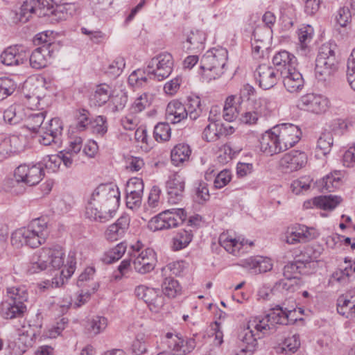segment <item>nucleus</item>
I'll return each mask as SVG.
<instances>
[{"label": "nucleus", "instance_id": "31", "mask_svg": "<svg viewBox=\"0 0 355 355\" xmlns=\"http://www.w3.org/2000/svg\"><path fill=\"white\" fill-rule=\"evenodd\" d=\"M313 34V28L310 25H303L298 29L297 36L299 43L297 51L300 52L302 55H305L309 50Z\"/></svg>", "mask_w": 355, "mask_h": 355}, {"label": "nucleus", "instance_id": "41", "mask_svg": "<svg viewBox=\"0 0 355 355\" xmlns=\"http://www.w3.org/2000/svg\"><path fill=\"white\" fill-rule=\"evenodd\" d=\"M153 80V77L149 76L148 70L137 69L131 73L128 77V83L133 87H144Z\"/></svg>", "mask_w": 355, "mask_h": 355}, {"label": "nucleus", "instance_id": "8", "mask_svg": "<svg viewBox=\"0 0 355 355\" xmlns=\"http://www.w3.org/2000/svg\"><path fill=\"white\" fill-rule=\"evenodd\" d=\"M173 68V58L171 53L162 52L155 55L148 62L147 70L153 80H163L171 73Z\"/></svg>", "mask_w": 355, "mask_h": 355}, {"label": "nucleus", "instance_id": "10", "mask_svg": "<svg viewBox=\"0 0 355 355\" xmlns=\"http://www.w3.org/2000/svg\"><path fill=\"white\" fill-rule=\"evenodd\" d=\"M329 100L325 96L310 93L302 96L297 106L300 109L315 114L324 113L329 108Z\"/></svg>", "mask_w": 355, "mask_h": 355}, {"label": "nucleus", "instance_id": "15", "mask_svg": "<svg viewBox=\"0 0 355 355\" xmlns=\"http://www.w3.org/2000/svg\"><path fill=\"white\" fill-rule=\"evenodd\" d=\"M278 71L272 66L268 64H259L254 72V77L261 88L269 89L273 87L277 83Z\"/></svg>", "mask_w": 355, "mask_h": 355}, {"label": "nucleus", "instance_id": "45", "mask_svg": "<svg viewBox=\"0 0 355 355\" xmlns=\"http://www.w3.org/2000/svg\"><path fill=\"white\" fill-rule=\"evenodd\" d=\"M92 119L89 112L86 110H80L76 114L75 124L71 126L72 130L77 132H83L90 127Z\"/></svg>", "mask_w": 355, "mask_h": 355}, {"label": "nucleus", "instance_id": "16", "mask_svg": "<svg viewBox=\"0 0 355 355\" xmlns=\"http://www.w3.org/2000/svg\"><path fill=\"white\" fill-rule=\"evenodd\" d=\"M318 236L316 230L307 226L298 225L287 232L286 241L288 244L305 243Z\"/></svg>", "mask_w": 355, "mask_h": 355}, {"label": "nucleus", "instance_id": "63", "mask_svg": "<svg viewBox=\"0 0 355 355\" xmlns=\"http://www.w3.org/2000/svg\"><path fill=\"white\" fill-rule=\"evenodd\" d=\"M156 291V289L153 288H149L144 285H139L136 287L135 293L138 298L143 300L147 304L150 300H152V297L155 296L154 294Z\"/></svg>", "mask_w": 355, "mask_h": 355}, {"label": "nucleus", "instance_id": "3", "mask_svg": "<svg viewBox=\"0 0 355 355\" xmlns=\"http://www.w3.org/2000/svg\"><path fill=\"white\" fill-rule=\"evenodd\" d=\"M49 234L47 222L43 218H36L27 227L16 230L12 234L11 243L17 248L23 245L36 248L46 242Z\"/></svg>", "mask_w": 355, "mask_h": 355}, {"label": "nucleus", "instance_id": "56", "mask_svg": "<svg viewBox=\"0 0 355 355\" xmlns=\"http://www.w3.org/2000/svg\"><path fill=\"white\" fill-rule=\"evenodd\" d=\"M313 181L310 176H302L292 182L291 189L294 193L300 194L301 192L309 189Z\"/></svg>", "mask_w": 355, "mask_h": 355}, {"label": "nucleus", "instance_id": "27", "mask_svg": "<svg viewBox=\"0 0 355 355\" xmlns=\"http://www.w3.org/2000/svg\"><path fill=\"white\" fill-rule=\"evenodd\" d=\"M26 310V305L21 302L17 303L5 300L1 304V315L4 319L21 318Z\"/></svg>", "mask_w": 355, "mask_h": 355}, {"label": "nucleus", "instance_id": "14", "mask_svg": "<svg viewBox=\"0 0 355 355\" xmlns=\"http://www.w3.org/2000/svg\"><path fill=\"white\" fill-rule=\"evenodd\" d=\"M63 130L62 122L59 118H53L41 128L39 142L44 146L57 143Z\"/></svg>", "mask_w": 355, "mask_h": 355}, {"label": "nucleus", "instance_id": "35", "mask_svg": "<svg viewBox=\"0 0 355 355\" xmlns=\"http://www.w3.org/2000/svg\"><path fill=\"white\" fill-rule=\"evenodd\" d=\"M166 220V229L178 227L187 218V213L183 209H172L162 211Z\"/></svg>", "mask_w": 355, "mask_h": 355}, {"label": "nucleus", "instance_id": "59", "mask_svg": "<svg viewBox=\"0 0 355 355\" xmlns=\"http://www.w3.org/2000/svg\"><path fill=\"white\" fill-rule=\"evenodd\" d=\"M300 346V336L298 335H293L285 338L282 343V350L286 354H293L298 349Z\"/></svg>", "mask_w": 355, "mask_h": 355}, {"label": "nucleus", "instance_id": "46", "mask_svg": "<svg viewBox=\"0 0 355 355\" xmlns=\"http://www.w3.org/2000/svg\"><path fill=\"white\" fill-rule=\"evenodd\" d=\"M163 293L169 298H174L181 294L182 288L179 282L172 278L166 277L162 284Z\"/></svg>", "mask_w": 355, "mask_h": 355}, {"label": "nucleus", "instance_id": "43", "mask_svg": "<svg viewBox=\"0 0 355 355\" xmlns=\"http://www.w3.org/2000/svg\"><path fill=\"white\" fill-rule=\"evenodd\" d=\"M126 249V243L125 242H121L117 244L114 248L105 252L101 257V261L107 264L118 261L124 254Z\"/></svg>", "mask_w": 355, "mask_h": 355}, {"label": "nucleus", "instance_id": "6", "mask_svg": "<svg viewBox=\"0 0 355 355\" xmlns=\"http://www.w3.org/2000/svg\"><path fill=\"white\" fill-rule=\"evenodd\" d=\"M44 176L42 163L35 164H21L15 171V182L12 186V193L20 194L24 193V188L20 186L24 183L28 186L37 184Z\"/></svg>", "mask_w": 355, "mask_h": 355}, {"label": "nucleus", "instance_id": "30", "mask_svg": "<svg viewBox=\"0 0 355 355\" xmlns=\"http://www.w3.org/2000/svg\"><path fill=\"white\" fill-rule=\"evenodd\" d=\"M342 201V198L338 196H319L314 198L311 201H307L304 203V207L309 208L311 204H313L316 207L322 209L324 210H333Z\"/></svg>", "mask_w": 355, "mask_h": 355}, {"label": "nucleus", "instance_id": "22", "mask_svg": "<svg viewBox=\"0 0 355 355\" xmlns=\"http://www.w3.org/2000/svg\"><path fill=\"white\" fill-rule=\"evenodd\" d=\"M24 146V138L22 136L11 135L5 137L0 142V156L6 158L12 154L20 152Z\"/></svg>", "mask_w": 355, "mask_h": 355}, {"label": "nucleus", "instance_id": "28", "mask_svg": "<svg viewBox=\"0 0 355 355\" xmlns=\"http://www.w3.org/2000/svg\"><path fill=\"white\" fill-rule=\"evenodd\" d=\"M187 116L186 106L181 102L172 101L168 104L166 109V119L168 122L175 124L187 119Z\"/></svg>", "mask_w": 355, "mask_h": 355}, {"label": "nucleus", "instance_id": "62", "mask_svg": "<svg viewBox=\"0 0 355 355\" xmlns=\"http://www.w3.org/2000/svg\"><path fill=\"white\" fill-rule=\"evenodd\" d=\"M125 66V60L122 57H117L108 67L106 73L115 78L120 75Z\"/></svg>", "mask_w": 355, "mask_h": 355}, {"label": "nucleus", "instance_id": "12", "mask_svg": "<svg viewBox=\"0 0 355 355\" xmlns=\"http://www.w3.org/2000/svg\"><path fill=\"white\" fill-rule=\"evenodd\" d=\"M185 187L184 178L178 173L169 176L166 182V190L168 203L175 205L182 201Z\"/></svg>", "mask_w": 355, "mask_h": 355}, {"label": "nucleus", "instance_id": "49", "mask_svg": "<svg viewBox=\"0 0 355 355\" xmlns=\"http://www.w3.org/2000/svg\"><path fill=\"white\" fill-rule=\"evenodd\" d=\"M305 268L304 261L297 260L294 262L287 263L284 267V276L288 278H295L297 279V275L303 272V269Z\"/></svg>", "mask_w": 355, "mask_h": 355}, {"label": "nucleus", "instance_id": "61", "mask_svg": "<svg viewBox=\"0 0 355 355\" xmlns=\"http://www.w3.org/2000/svg\"><path fill=\"white\" fill-rule=\"evenodd\" d=\"M90 127L94 133L103 135L107 131V119L103 116H98L92 120Z\"/></svg>", "mask_w": 355, "mask_h": 355}, {"label": "nucleus", "instance_id": "47", "mask_svg": "<svg viewBox=\"0 0 355 355\" xmlns=\"http://www.w3.org/2000/svg\"><path fill=\"white\" fill-rule=\"evenodd\" d=\"M108 108L112 112L116 113L122 111L128 102L127 92L121 90L116 95L111 96Z\"/></svg>", "mask_w": 355, "mask_h": 355}, {"label": "nucleus", "instance_id": "39", "mask_svg": "<svg viewBox=\"0 0 355 355\" xmlns=\"http://www.w3.org/2000/svg\"><path fill=\"white\" fill-rule=\"evenodd\" d=\"M28 299V293L25 286H11L6 288V300L17 303L25 304Z\"/></svg>", "mask_w": 355, "mask_h": 355}, {"label": "nucleus", "instance_id": "18", "mask_svg": "<svg viewBox=\"0 0 355 355\" xmlns=\"http://www.w3.org/2000/svg\"><path fill=\"white\" fill-rule=\"evenodd\" d=\"M276 130L273 128L265 132L260 139V149L267 155H273L284 151Z\"/></svg>", "mask_w": 355, "mask_h": 355}, {"label": "nucleus", "instance_id": "48", "mask_svg": "<svg viewBox=\"0 0 355 355\" xmlns=\"http://www.w3.org/2000/svg\"><path fill=\"white\" fill-rule=\"evenodd\" d=\"M185 106L188 116L192 120L198 119L202 110L200 98L197 96H189Z\"/></svg>", "mask_w": 355, "mask_h": 355}, {"label": "nucleus", "instance_id": "33", "mask_svg": "<svg viewBox=\"0 0 355 355\" xmlns=\"http://www.w3.org/2000/svg\"><path fill=\"white\" fill-rule=\"evenodd\" d=\"M209 120L210 119L209 118ZM202 132V138L208 142L217 141L223 135L226 134V128L218 121H209Z\"/></svg>", "mask_w": 355, "mask_h": 355}, {"label": "nucleus", "instance_id": "42", "mask_svg": "<svg viewBox=\"0 0 355 355\" xmlns=\"http://www.w3.org/2000/svg\"><path fill=\"white\" fill-rule=\"evenodd\" d=\"M219 243L229 253L236 254L243 245V241H239L227 233H223L219 236Z\"/></svg>", "mask_w": 355, "mask_h": 355}, {"label": "nucleus", "instance_id": "51", "mask_svg": "<svg viewBox=\"0 0 355 355\" xmlns=\"http://www.w3.org/2000/svg\"><path fill=\"white\" fill-rule=\"evenodd\" d=\"M336 71L324 67V63L322 64V61L315 60V78L322 82H325L331 80Z\"/></svg>", "mask_w": 355, "mask_h": 355}, {"label": "nucleus", "instance_id": "57", "mask_svg": "<svg viewBox=\"0 0 355 355\" xmlns=\"http://www.w3.org/2000/svg\"><path fill=\"white\" fill-rule=\"evenodd\" d=\"M270 101L265 97H259L253 101L252 110L261 117L267 116L270 112Z\"/></svg>", "mask_w": 355, "mask_h": 355}, {"label": "nucleus", "instance_id": "5", "mask_svg": "<svg viewBox=\"0 0 355 355\" xmlns=\"http://www.w3.org/2000/svg\"><path fill=\"white\" fill-rule=\"evenodd\" d=\"M227 51L224 48L207 51L201 58L200 69L202 78L207 81L215 80L222 76L227 60Z\"/></svg>", "mask_w": 355, "mask_h": 355}, {"label": "nucleus", "instance_id": "25", "mask_svg": "<svg viewBox=\"0 0 355 355\" xmlns=\"http://www.w3.org/2000/svg\"><path fill=\"white\" fill-rule=\"evenodd\" d=\"M263 28L261 26L256 27L252 32L253 42H252V49L253 56L258 59L263 58L264 53L268 50V42L270 38L269 29L266 30V34L263 39H259V35L262 33Z\"/></svg>", "mask_w": 355, "mask_h": 355}, {"label": "nucleus", "instance_id": "55", "mask_svg": "<svg viewBox=\"0 0 355 355\" xmlns=\"http://www.w3.org/2000/svg\"><path fill=\"white\" fill-rule=\"evenodd\" d=\"M171 130L168 123H159L154 128V138L157 141H167L171 137Z\"/></svg>", "mask_w": 355, "mask_h": 355}, {"label": "nucleus", "instance_id": "1", "mask_svg": "<svg viewBox=\"0 0 355 355\" xmlns=\"http://www.w3.org/2000/svg\"><path fill=\"white\" fill-rule=\"evenodd\" d=\"M295 311L284 306H276L264 316H257L248 322L239 334V346L236 355H252L257 349V340L276 331L277 324H286L288 315Z\"/></svg>", "mask_w": 355, "mask_h": 355}, {"label": "nucleus", "instance_id": "32", "mask_svg": "<svg viewBox=\"0 0 355 355\" xmlns=\"http://www.w3.org/2000/svg\"><path fill=\"white\" fill-rule=\"evenodd\" d=\"M111 97V88L106 84L96 86L94 93L89 97V102L96 107H101L105 104Z\"/></svg>", "mask_w": 355, "mask_h": 355}, {"label": "nucleus", "instance_id": "54", "mask_svg": "<svg viewBox=\"0 0 355 355\" xmlns=\"http://www.w3.org/2000/svg\"><path fill=\"white\" fill-rule=\"evenodd\" d=\"M16 83L10 78H0V101L10 96L16 89Z\"/></svg>", "mask_w": 355, "mask_h": 355}, {"label": "nucleus", "instance_id": "29", "mask_svg": "<svg viewBox=\"0 0 355 355\" xmlns=\"http://www.w3.org/2000/svg\"><path fill=\"white\" fill-rule=\"evenodd\" d=\"M321 192H334L341 184V173L334 171L314 183Z\"/></svg>", "mask_w": 355, "mask_h": 355}, {"label": "nucleus", "instance_id": "20", "mask_svg": "<svg viewBox=\"0 0 355 355\" xmlns=\"http://www.w3.org/2000/svg\"><path fill=\"white\" fill-rule=\"evenodd\" d=\"M280 76L284 86L288 92H298L302 89L304 80L297 67L288 69L287 71L282 73Z\"/></svg>", "mask_w": 355, "mask_h": 355}, {"label": "nucleus", "instance_id": "36", "mask_svg": "<svg viewBox=\"0 0 355 355\" xmlns=\"http://www.w3.org/2000/svg\"><path fill=\"white\" fill-rule=\"evenodd\" d=\"M50 51L46 46L35 49L29 57V62L32 68L40 69L47 65V55Z\"/></svg>", "mask_w": 355, "mask_h": 355}, {"label": "nucleus", "instance_id": "38", "mask_svg": "<svg viewBox=\"0 0 355 355\" xmlns=\"http://www.w3.org/2000/svg\"><path fill=\"white\" fill-rule=\"evenodd\" d=\"M191 153V150L189 145L185 144H177L171 153L172 163L175 166H179L189 159Z\"/></svg>", "mask_w": 355, "mask_h": 355}, {"label": "nucleus", "instance_id": "21", "mask_svg": "<svg viewBox=\"0 0 355 355\" xmlns=\"http://www.w3.org/2000/svg\"><path fill=\"white\" fill-rule=\"evenodd\" d=\"M337 46L333 43L323 44L319 49L316 59L322 63H324V67L334 71L338 69V60L336 55Z\"/></svg>", "mask_w": 355, "mask_h": 355}, {"label": "nucleus", "instance_id": "19", "mask_svg": "<svg viewBox=\"0 0 355 355\" xmlns=\"http://www.w3.org/2000/svg\"><path fill=\"white\" fill-rule=\"evenodd\" d=\"M240 266L249 270L252 274L266 272L272 268L270 259L257 256L250 257L241 261Z\"/></svg>", "mask_w": 355, "mask_h": 355}, {"label": "nucleus", "instance_id": "9", "mask_svg": "<svg viewBox=\"0 0 355 355\" xmlns=\"http://www.w3.org/2000/svg\"><path fill=\"white\" fill-rule=\"evenodd\" d=\"M164 342L171 349L173 354L168 352L162 351L156 355H184L191 352L196 347L195 340L188 338L184 340L178 334L168 332L164 337Z\"/></svg>", "mask_w": 355, "mask_h": 355}, {"label": "nucleus", "instance_id": "26", "mask_svg": "<svg viewBox=\"0 0 355 355\" xmlns=\"http://www.w3.org/2000/svg\"><path fill=\"white\" fill-rule=\"evenodd\" d=\"M27 55L17 46H9L1 54V62L7 66H19L27 60Z\"/></svg>", "mask_w": 355, "mask_h": 355}, {"label": "nucleus", "instance_id": "58", "mask_svg": "<svg viewBox=\"0 0 355 355\" xmlns=\"http://www.w3.org/2000/svg\"><path fill=\"white\" fill-rule=\"evenodd\" d=\"M299 288L297 279L295 278L285 277L284 279H281L277 282L275 285V288L279 291H287L289 293H293Z\"/></svg>", "mask_w": 355, "mask_h": 355}, {"label": "nucleus", "instance_id": "40", "mask_svg": "<svg viewBox=\"0 0 355 355\" xmlns=\"http://www.w3.org/2000/svg\"><path fill=\"white\" fill-rule=\"evenodd\" d=\"M45 112H34L25 117V125L30 130L40 134L41 128L44 125Z\"/></svg>", "mask_w": 355, "mask_h": 355}, {"label": "nucleus", "instance_id": "50", "mask_svg": "<svg viewBox=\"0 0 355 355\" xmlns=\"http://www.w3.org/2000/svg\"><path fill=\"white\" fill-rule=\"evenodd\" d=\"M333 143L334 139L331 133L329 132H323L318 139L316 148L323 155H326L330 152Z\"/></svg>", "mask_w": 355, "mask_h": 355}, {"label": "nucleus", "instance_id": "53", "mask_svg": "<svg viewBox=\"0 0 355 355\" xmlns=\"http://www.w3.org/2000/svg\"><path fill=\"white\" fill-rule=\"evenodd\" d=\"M107 326V320L103 316H94L89 322L88 330L97 335L103 331Z\"/></svg>", "mask_w": 355, "mask_h": 355}, {"label": "nucleus", "instance_id": "34", "mask_svg": "<svg viewBox=\"0 0 355 355\" xmlns=\"http://www.w3.org/2000/svg\"><path fill=\"white\" fill-rule=\"evenodd\" d=\"M67 268L64 270H62L60 272V277H57L55 275V277L52 279L51 281L46 280L43 282V288H49L50 287H59L64 284V278L68 279L69 278L75 271L76 267V261L73 259V257H71V260L67 263Z\"/></svg>", "mask_w": 355, "mask_h": 355}, {"label": "nucleus", "instance_id": "11", "mask_svg": "<svg viewBox=\"0 0 355 355\" xmlns=\"http://www.w3.org/2000/svg\"><path fill=\"white\" fill-rule=\"evenodd\" d=\"M284 150L294 146L300 139L302 132L292 123H283L275 128Z\"/></svg>", "mask_w": 355, "mask_h": 355}, {"label": "nucleus", "instance_id": "44", "mask_svg": "<svg viewBox=\"0 0 355 355\" xmlns=\"http://www.w3.org/2000/svg\"><path fill=\"white\" fill-rule=\"evenodd\" d=\"M193 239L191 230H180L173 239L172 249L178 251L186 248Z\"/></svg>", "mask_w": 355, "mask_h": 355}, {"label": "nucleus", "instance_id": "24", "mask_svg": "<svg viewBox=\"0 0 355 355\" xmlns=\"http://www.w3.org/2000/svg\"><path fill=\"white\" fill-rule=\"evenodd\" d=\"M272 63L275 69L282 74L297 66V60L295 56L287 51L282 50L275 53L272 58Z\"/></svg>", "mask_w": 355, "mask_h": 355}, {"label": "nucleus", "instance_id": "37", "mask_svg": "<svg viewBox=\"0 0 355 355\" xmlns=\"http://www.w3.org/2000/svg\"><path fill=\"white\" fill-rule=\"evenodd\" d=\"M26 117L24 106L21 104H13L3 112V119L10 125L19 123Z\"/></svg>", "mask_w": 355, "mask_h": 355}, {"label": "nucleus", "instance_id": "17", "mask_svg": "<svg viewBox=\"0 0 355 355\" xmlns=\"http://www.w3.org/2000/svg\"><path fill=\"white\" fill-rule=\"evenodd\" d=\"M52 8V0H26L21 5L20 11L17 14L18 19L21 23H26L37 9L46 8L47 10H50Z\"/></svg>", "mask_w": 355, "mask_h": 355}, {"label": "nucleus", "instance_id": "13", "mask_svg": "<svg viewBox=\"0 0 355 355\" xmlns=\"http://www.w3.org/2000/svg\"><path fill=\"white\" fill-rule=\"evenodd\" d=\"M307 156L305 153L291 150L284 154L279 162V168L286 173L298 171L305 166Z\"/></svg>", "mask_w": 355, "mask_h": 355}, {"label": "nucleus", "instance_id": "52", "mask_svg": "<svg viewBox=\"0 0 355 355\" xmlns=\"http://www.w3.org/2000/svg\"><path fill=\"white\" fill-rule=\"evenodd\" d=\"M206 40L205 34L203 31L196 30L191 31L187 39V42L191 46L188 49H200Z\"/></svg>", "mask_w": 355, "mask_h": 355}, {"label": "nucleus", "instance_id": "4", "mask_svg": "<svg viewBox=\"0 0 355 355\" xmlns=\"http://www.w3.org/2000/svg\"><path fill=\"white\" fill-rule=\"evenodd\" d=\"M64 252L59 245L42 248L33 257L28 271L31 274L37 273L48 268L55 270L64 266Z\"/></svg>", "mask_w": 355, "mask_h": 355}, {"label": "nucleus", "instance_id": "64", "mask_svg": "<svg viewBox=\"0 0 355 355\" xmlns=\"http://www.w3.org/2000/svg\"><path fill=\"white\" fill-rule=\"evenodd\" d=\"M82 34L87 35L89 40L94 44H100L106 38V35L100 30H89L85 27L80 28Z\"/></svg>", "mask_w": 355, "mask_h": 355}, {"label": "nucleus", "instance_id": "2", "mask_svg": "<svg viewBox=\"0 0 355 355\" xmlns=\"http://www.w3.org/2000/svg\"><path fill=\"white\" fill-rule=\"evenodd\" d=\"M119 202L120 192L116 184H100L88 200L85 215L90 219L105 222L113 217Z\"/></svg>", "mask_w": 355, "mask_h": 355}, {"label": "nucleus", "instance_id": "7", "mask_svg": "<svg viewBox=\"0 0 355 355\" xmlns=\"http://www.w3.org/2000/svg\"><path fill=\"white\" fill-rule=\"evenodd\" d=\"M128 252L133 258L132 264L135 271L140 274H146L154 270L156 263V254L151 248H146L140 252L139 243L131 246Z\"/></svg>", "mask_w": 355, "mask_h": 355}, {"label": "nucleus", "instance_id": "23", "mask_svg": "<svg viewBox=\"0 0 355 355\" xmlns=\"http://www.w3.org/2000/svg\"><path fill=\"white\" fill-rule=\"evenodd\" d=\"M130 218L128 215H122L116 223L110 225L105 232L107 240L115 241L122 238L129 228Z\"/></svg>", "mask_w": 355, "mask_h": 355}, {"label": "nucleus", "instance_id": "60", "mask_svg": "<svg viewBox=\"0 0 355 355\" xmlns=\"http://www.w3.org/2000/svg\"><path fill=\"white\" fill-rule=\"evenodd\" d=\"M147 338L144 335L139 334L132 345V351L135 355H142L147 352Z\"/></svg>", "mask_w": 355, "mask_h": 355}]
</instances>
